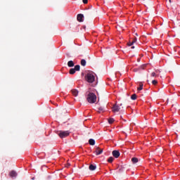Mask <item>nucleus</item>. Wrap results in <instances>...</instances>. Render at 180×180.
Wrapping results in <instances>:
<instances>
[{
  "instance_id": "nucleus-1",
  "label": "nucleus",
  "mask_w": 180,
  "mask_h": 180,
  "mask_svg": "<svg viewBox=\"0 0 180 180\" xmlns=\"http://www.w3.org/2000/svg\"><path fill=\"white\" fill-rule=\"evenodd\" d=\"M86 101L89 103H95L96 102V95L91 91H87Z\"/></svg>"
},
{
  "instance_id": "nucleus-2",
  "label": "nucleus",
  "mask_w": 180,
  "mask_h": 180,
  "mask_svg": "<svg viewBox=\"0 0 180 180\" xmlns=\"http://www.w3.org/2000/svg\"><path fill=\"white\" fill-rule=\"evenodd\" d=\"M85 79L87 82L89 84H92L95 81V76L94 75L93 73H87L86 75L85 76Z\"/></svg>"
},
{
  "instance_id": "nucleus-3",
  "label": "nucleus",
  "mask_w": 180,
  "mask_h": 180,
  "mask_svg": "<svg viewBox=\"0 0 180 180\" xmlns=\"http://www.w3.org/2000/svg\"><path fill=\"white\" fill-rule=\"evenodd\" d=\"M58 135L59 136V137L60 139H64V138L68 137V136H70V131H60L58 133Z\"/></svg>"
},
{
  "instance_id": "nucleus-4",
  "label": "nucleus",
  "mask_w": 180,
  "mask_h": 180,
  "mask_svg": "<svg viewBox=\"0 0 180 180\" xmlns=\"http://www.w3.org/2000/svg\"><path fill=\"white\" fill-rule=\"evenodd\" d=\"M9 176L11 178H16L18 176V173L15 170H12L9 172Z\"/></svg>"
},
{
  "instance_id": "nucleus-5",
  "label": "nucleus",
  "mask_w": 180,
  "mask_h": 180,
  "mask_svg": "<svg viewBox=\"0 0 180 180\" xmlns=\"http://www.w3.org/2000/svg\"><path fill=\"white\" fill-rule=\"evenodd\" d=\"M94 153L96 155H101L103 153V149H100L99 147H97Z\"/></svg>"
},
{
  "instance_id": "nucleus-6",
  "label": "nucleus",
  "mask_w": 180,
  "mask_h": 180,
  "mask_svg": "<svg viewBox=\"0 0 180 180\" xmlns=\"http://www.w3.org/2000/svg\"><path fill=\"white\" fill-rule=\"evenodd\" d=\"M112 155L115 158H119L120 157V152L119 150H113Z\"/></svg>"
},
{
  "instance_id": "nucleus-7",
  "label": "nucleus",
  "mask_w": 180,
  "mask_h": 180,
  "mask_svg": "<svg viewBox=\"0 0 180 180\" xmlns=\"http://www.w3.org/2000/svg\"><path fill=\"white\" fill-rule=\"evenodd\" d=\"M119 110H120V107H119V105H117L116 104H115L112 106V112H119Z\"/></svg>"
},
{
  "instance_id": "nucleus-8",
  "label": "nucleus",
  "mask_w": 180,
  "mask_h": 180,
  "mask_svg": "<svg viewBox=\"0 0 180 180\" xmlns=\"http://www.w3.org/2000/svg\"><path fill=\"white\" fill-rule=\"evenodd\" d=\"M77 19L78 22H84V15L78 14Z\"/></svg>"
},
{
  "instance_id": "nucleus-9",
  "label": "nucleus",
  "mask_w": 180,
  "mask_h": 180,
  "mask_svg": "<svg viewBox=\"0 0 180 180\" xmlns=\"http://www.w3.org/2000/svg\"><path fill=\"white\" fill-rule=\"evenodd\" d=\"M150 77H153L155 78H157V77H160V75L158 74V70H156L155 72H153L150 75Z\"/></svg>"
},
{
  "instance_id": "nucleus-10",
  "label": "nucleus",
  "mask_w": 180,
  "mask_h": 180,
  "mask_svg": "<svg viewBox=\"0 0 180 180\" xmlns=\"http://www.w3.org/2000/svg\"><path fill=\"white\" fill-rule=\"evenodd\" d=\"M89 169H90V171H95L96 169V166L94 165H90L89 166Z\"/></svg>"
},
{
  "instance_id": "nucleus-11",
  "label": "nucleus",
  "mask_w": 180,
  "mask_h": 180,
  "mask_svg": "<svg viewBox=\"0 0 180 180\" xmlns=\"http://www.w3.org/2000/svg\"><path fill=\"white\" fill-rule=\"evenodd\" d=\"M74 65H75V64L74 63V61L72 60H70L68 62V67H74Z\"/></svg>"
},
{
  "instance_id": "nucleus-12",
  "label": "nucleus",
  "mask_w": 180,
  "mask_h": 180,
  "mask_svg": "<svg viewBox=\"0 0 180 180\" xmlns=\"http://www.w3.org/2000/svg\"><path fill=\"white\" fill-rule=\"evenodd\" d=\"M72 94L73 96H78V90L72 89Z\"/></svg>"
},
{
  "instance_id": "nucleus-13",
  "label": "nucleus",
  "mask_w": 180,
  "mask_h": 180,
  "mask_svg": "<svg viewBox=\"0 0 180 180\" xmlns=\"http://www.w3.org/2000/svg\"><path fill=\"white\" fill-rule=\"evenodd\" d=\"M89 143L90 146H95V139H90L89 140Z\"/></svg>"
},
{
  "instance_id": "nucleus-14",
  "label": "nucleus",
  "mask_w": 180,
  "mask_h": 180,
  "mask_svg": "<svg viewBox=\"0 0 180 180\" xmlns=\"http://www.w3.org/2000/svg\"><path fill=\"white\" fill-rule=\"evenodd\" d=\"M131 161H132L133 164H136V162H139V158H131Z\"/></svg>"
},
{
  "instance_id": "nucleus-15",
  "label": "nucleus",
  "mask_w": 180,
  "mask_h": 180,
  "mask_svg": "<svg viewBox=\"0 0 180 180\" xmlns=\"http://www.w3.org/2000/svg\"><path fill=\"white\" fill-rule=\"evenodd\" d=\"M81 65H82V67H85V65H86V60H85V59H82L81 60Z\"/></svg>"
},
{
  "instance_id": "nucleus-16",
  "label": "nucleus",
  "mask_w": 180,
  "mask_h": 180,
  "mask_svg": "<svg viewBox=\"0 0 180 180\" xmlns=\"http://www.w3.org/2000/svg\"><path fill=\"white\" fill-rule=\"evenodd\" d=\"M131 99H132V101H136L137 99V95L136 94H132L131 96Z\"/></svg>"
},
{
  "instance_id": "nucleus-17",
  "label": "nucleus",
  "mask_w": 180,
  "mask_h": 180,
  "mask_svg": "<svg viewBox=\"0 0 180 180\" xmlns=\"http://www.w3.org/2000/svg\"><path fill=\"white\" fill-rule=\"evenodd\" d=\"M77 70H75V69H74V68H71L70 70V74L71 75H74V73L76 72Z\"/></svg>"
},
{
  "instance_id": "nucleus-18",
  "label": "nucleus",
  "mask_w": 180,
  "mask_h": 180,
  "mask_svg": "<svg viewBox=\"0 0 180 180\" xmlns=\"http://www.w3.org/2000/svg\"><path fill=\"white\" fill-rule=\"evenodd\" d=\"M143 89V83L139 84V87L137 88L138 91H142Z\"/></svg>"
},
{
  "instance_id": "nucleus-19",
  "label": "nucleus",
  "mask_w": 180,
  "mask_h": 180,
  "mask_svg": "<svg viewBox=\"0 0 180 180\" xmlns=\"http://www.w3.org/2000/svg\"><path fill=\"white\" fill-rule=\"evenodd\" d=\"M80 68H81V67L79 66V65H77L75 66V68H74V69H75L76 71H79Z\"/></svg>"
},
{
  "instance_id": "nucleus-20",
  "label": "nucleus",
  "mask_w": 180,
  "mask_h": 180,
  "mask_svg": "<svg viewBox=\"0 0 180 180\" xmlns=\"http://www.w3.org/2000/svg\"><path fill=\"white\" fill-rule=\"evenodd\" d=\"M113 160H115V158H113V157H110L108 159V162H113Z\"/></svg>"
},
{
  "instance_id": "nucleus-21",
  "label": "nucleus",
  "mask_w": 180,
  "mask_h": 180,
  "mask_svg": "<svg viewBox=\"0 0 180 180\" xmlns=\"http://www.w3.org/2000/svg\"><path fill=\"white\" fill-rule=\"evenodd\" d=\"M113 122H115V120L113 118L108 119V123L110 124H112V123H113Z\"/></svg>"
},
{
  "instance_id": "nucleus-22",
  "label": "nucleus",
  "mask_w": 180,
  "mask_h": 180,
  "mask_svg": "<svg viewBox=\"0 0 180 180\" xmlns=\"http://www.w3.org/2000/svg\"><path fill=\"white\" fill-rule=\"evenodd\" d=\"M152 84L153 85H157V84H158V82L157 80H153Z\"/></svg>"
},
{
  "instance_id": "nucleus-23",
  "label": "nucleus",
  "mask_w": 180,
  "mask_h": 180,
  "mask_svg": "<svg viewBox=\"0 0 180 180\" xmlns=\"http://www.w3.org/2000/svg\"><path fill=\"white\" fill-rule=\"evenodd\" d=\"M136 41H137V38H134L133 40H132V43H133V44H134V43H136Z\"/></svg>"
},
{
  "instance_id": "nucleus-24",
  "label": "nucleus",
  "mask_w": 180,
  "mask_h": 180,
  "mask_svg": "<svg viewBox=\"0 0 180 180\" xmlns=\"http://www.w3.org/2000/svg\"><path fill=\"white\" fill-rule=\"evenodd\" d=\"M127 46H133V42L132 41H129L127 43Z\"/></svg>"
},
{
  "instance_id": "nucleus-25",
  "label": "nucleus",
  "mask_w": 180,
  "mask_h": 180,
  "mask_svg": "<svg viewBox=\"0 0 180 180\" xmlns=\"http://www.w3.org/2000/svg\"><path fill=\"white\" fill-rule=\"evenodd\" d=\"M83 4H88V0H82Z\"/></svg>"
},
{
  "instance_id": "nucleus-26",
  "label": "nucleus",
  "mask_w": 180,
  "mask_h": 180,
  "mask_svg": "<svg viewBox=\"0 0 180 180\" xmlns=\"http://www.w3.org/2000/svg\"><path fill=\"white\" fill-rule=\"evenodd\" d=\"M139 70H140V68H139V69L135 68V69H134V71L135 72H137V71H139Z\"/></svg>"
},
{
  "instance_id": "nucleus-27",
  "label": "nucleus",
  "mask_w": 180,
  "mask_h": 180,
  "mask_svg": "<svg viewBox=\"0 0 180 180\" xmlns=\"http://www.w3.org/2000/svg\"><path fill=\"white\" fill-rule=\"evenodd\" d=\"M98 110H101L102 111V110H103V108L102 107H99L98 108Z\"/></svg>"
},
{
  "instance_id": "nucleus-28",
  "label": "nucleus",
  "mask_w": 180,
  "mask_h": 180,
  "mask_svg": "<svg viewBox=\"0 0 180 180\" xmlns=\"http://www.w3.org/2000/svg\"><path fill=\"white\" fill-rule=\"evenodd\" d=\"M141 68H142L143 70H144V65L141 66Z\"/></svg>"
},
{
  "instance_id": "nucleus-29",
  "label": "nucleus",
  "mask_w": 180,
  "mask_h": 180,
  "mask_svg": "<svg viewBox=\"0 0 180 180\" xmlns=\"http://www.w3.org/2000/svg\"><path fill=\"white\" fill-rule=\"evenodd\" d=\"M131 49H134V46H131Z\"/></svg>"
},
{
  "instance_id": "nucleus-30",
  "label": "nucleus",
  "mask_w": 180,
  "mask_h": 180,
  "mask_svg": "<svg viewBox=\"0 0 180 180\" xmlns=\"http://www.w3.org/2000/svg\"><path fill=\"white\" fill-rule=\"evenodd\" d=\"M135 34H136V36H138L137 33H136Z\"/></svg>"
},
{
  "instance_id": "nucleus-31",
  "label": "nucleus",
  "mask_w": 180,
  "mask_h": 180,
  "mask_svg": "<svg viewBox=\"0 0 180 180\" xmlns=\"http://www.w3.org/2000/svg\"><path fill=\"white\" fill-rule=\"evenodd\" d=\"M169 2H170V3H171V0H169Z\"/></svg>"
}]
</instances>
